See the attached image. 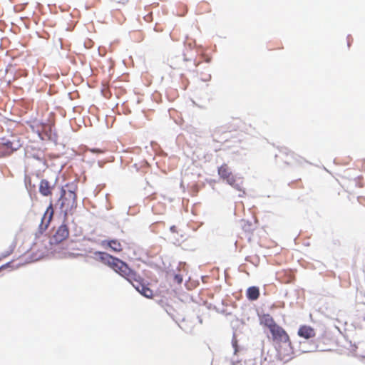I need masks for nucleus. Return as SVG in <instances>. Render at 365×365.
I'll return each mask as SVG.
<instances>
[{"instance_id":"f03ea898","label":"nucleus","mask_w":365,"mask_h":365,"mask_svg":"<svg viewBox=\"0 0 365 365\" xmlns=\"http://www.w3.org/2000/svg\"><path fill=\"white\" fill-rule=\"evenodd\" d=\"M95 255L97 259L110 267L128 282L135 279L136 272L123 261L103 252H96Z\"/></svg>"},{"instance_id":"6e6552de","label":"nucleus","mask_w":365,"mask_h":365,"mask_svg":"<svg viewBox=\"0 0 365 365\" xmlns=\"http://www.w3.org/2000/svg\"><path fill=\"white\" fill-rule=\"evenodd\" d=\"M53 203L51 202L41 218V222L39 225L41 230H45L48 228L53 218Z\"/></svg>"},{"instance_id":"ddd939ff","label":"nucleus","mask_w":365,"mask_h":365,"mask_svg":"<svg viewBox=\"0 0 365 365\" xmlns=\"http://www.w3.org/2000/svg\"><path fill=\"white\" fill-rule=\"evenodd\" d=\"M246 295L251 301L257 300L259 297V289L257 287H250L247 289Z\"/></svg>"},{"instance_id":"f257e3e1","label":"nucleus","mask_w":365,"mask_h":365,"mask_svg":"<svg viewBox=\"0 0 365 365\" xmlns=\"http://www.w3.org/2000/svg\"><path fill=\"white\" fill-rule=\"evenodd\" d=\"M274 346L277 350V357L284 362L293 358L294 351L290 338L287 331L279 325L270 331Z\"/></svg>"},{"instance_id":"4468645a","label":"nucleus","mask_w":365,"mask_h":365,"mask_svg":"<svg viewBox=\"0 0 365 365\" xmlns=\"http://www.w3.org/2000/svg\"><path fill=\"white\" fill-rule=\"evenodd\" d=\"M104 245L108 246L112 250L115 252H120L123 250L122 245L117 240H112L103 242Z\"/></svg>"},{"instance_id":"2eb2a0df","label":"nucleus","mask_w":365,"mask_h":365,"mask_svg":"<svg viewBox=\"0 0 365 365\" xmlns=\"http://www.w3.org/2000/svg\"><path fill=\"white\" fill-rule=\"evenodd\" d=\"M87 150L98 155L103 154L106 152V150L101 148H88Z\"/></svg>"},{"instance_id":"9d476101","label":"nucleus","mask_w":365,"mask_h":365,"mask_svg":"<svg viewBox=\"0 0 365 365\" xmlns=\"http://www.w3.org/2000/svg\"><path fill=\"white\" fill-rule=\"evenodd\" d=\"M53 186L51 185L50 182L46 179H42L39 183V192L44 197L52 195Z\"/></svg>"},{"instance_id":"f3484780","label":"nucleus","mask_w":365,"mask_h":365,"mask_svg":"<svg viewBox=\"0 0 365 365\" xmlns=\"http://www.w3.org/2000/svg\"><path fill=\"white\" fill-rule=\"evenodd\" d=\"M170 230L172 232H176V227L175 225L171 226Z\"/></svg>"},{"instance_id":"7ed1b4c3","label":"nucleus","mask_w":365,"mask_h":365,"mask_svg":"<svg viewBox=\"0 0 365 365\" xmlns=\"http://www.w3.org/2000/svg\"><path fill=\"white\" fill-rule=\"evenodd\" d=\"M77 190L76 185L69 184H66L65 187L61 188V197L58 201L61 203L60 208L66 215L72 214L77 207Z\"/></svg>"},{"instance_id":"dca6fc26","label":"nucleus","mask_w":365,"mask_h":365,"mask_svg":"<svg viewBox=\"0 0 365 365\" xmlns=\"http://www.w3.org/2000/svg\"><path fill=\"white\" fill-rule=\"evenodd\" d=\"M174 280L175 282H176L178 284H181L182 282V275L180 274H175L174 276Z\"/></svg>"},{"instance_id":"20e7f679","label":"nucleus","mask_w":365,"mask_h":365,"mask_svg":"<svg viewBox=\"0 0 365 365\" xmlns=\"http://www.w3.org/2000/svg\"><path fill=\"white\" fill-rule=\"evenodd\" d=\"M218 175L234 188L238 190L242 189V180H237L227 164L224 163L218 168Z\"/></svg>"},{"instance_id":"f8f14e48","label":"nucleus","mask_w":365,"mask_h":365,"mask_svg":"<svg viewBox=\"0 0 365 365\" xmlns=\"http://www.w3.org/2000/svg\"><path fill=\"white\" fill-rule=\"evenodd\" d=\"M260 324L267 327L269 331L278 324L274 322L273 317L269 314H262L259 317Z\"/></svg>"},{"instance_id":"9b49d317","label":"nucleus","mask_w":365,"mask_h":365,"mask_svg":"<svg viewBox=\"0 0 365 365\" xmlns=\"http://www.w3.org/2000/svg\"><path fill=\"white\" fill-rule=\"evenodd\" d=\"M298 335L306 339L314 338L316 335L315 330L310 326H301L298 330Z\"/></svg>"},{"instance_id":"0eeeda50","label":"nucleus","mask_w":365,"mask_h":365,"mask_svg":"<svg viewBox=\"0 0 365 365\" xmlns=\"http://www.w3.org/2000/svg\"><path fill=\"white\" fill-rule=\"evenodd\" d=\"M279 158L287 165H293L299 162V156L291 150H281Z\"/></svg>"},{"instance_id":"423d86ee","label":"nucleus","mask_w":365,"mask_h":365,"mask_svg":"<svg viewBox=\"0 0 365 365\" xmlns=\"http://www.w3.org/2000/svg\"><path fill=\"white\" fill-rule=\"evenodd\" d=\"M141 279V277L136 273L135 279H133L130 282L142 295L147 298H152L153 296V290L145 284H143Z\"/></svg>"},{"instance_id":"39448f33","label":"nucleus","mask_w":365,"mask_h":365,"mask_svg":"<svg viewBox=\"0 0 365 365\" xmlns=\"http://www.w3.org/2000/svg\"><path fill=\"white\" fill-rule=\"evenodd\" d=\"M20 141L18 139L13 138L11 140H7L0 143V155H8L14 151L17 150L21 147Z\"/></svg>"},{"instance_id":"1a4fd4ad","label":"nucleus","mask_w":365,"mask_h":365,"mask_svg":"<svg viewBox=\"0 0 365 365\" xmlns=\"http://www.w3.org/2000/svg\"><path fill=\"white\" fill-rule=\"evenodd\" d=\"M69 236V230L66 225H61L53 235L55 242L59 243L67 239Z\"/></svg>"}]
</instances>
